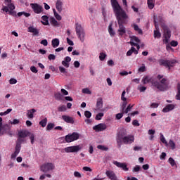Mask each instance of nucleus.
Here are the masks:
<instances>
[{
	"mask_svg": "<svg viewBox=\"0 0 180 180\" xmlns=\"http://www.w3.org/2000/svg\"><path fill=\"white\" fill-rule=\"evenodd\" d=\"M30 134V132L27 131H18V137L20 139H25V137H27Z\"/></svg>",
	"mask_w": 180,
	"mask_h": 180,
	"instance_id": "nucleus-21",
	"label": "nucleus"
},
{
	"mask_svg": "<svg viewBox=\"0 0 180 180\" xmlns=\"http://www.w3.org/2000/svg\"><path fill=\"white\" fill-rule=\"evenodd\" d=\"M147 4L149 9H154V3L153 2V0H148Z\"/></svg>",
	"mask_w": 180,
	"mask_h": 180,
	"instance_id": "nucleus-41",
	"label": "nucleus"
},
{
	"mask_svg": "<svg viewBox=\"0 0 180 180\" xmlns=\"http://www.w3.org/2000/svg\"><path fill=\"white\" fill-rule=\"evenodd\" d=\"M123 115H124V112H123L116 114L115 119L117 120H120V119H122V117H123Z\"/></svg>",
	"mask_w": 180,
	"mask_h": 180,
	"instance_id": "nucleus-48",
	"label": "nucleus"
},
{
	"mask_svg": "<svg viewBox=\"0 0 180 180\" xmlns=\"http://www.w3.org/2000/svg\"><path fill=\"white\" fill-rule=\"evenodd\" d=\"M141 167L139 166V165H136L134 169H133V172H139V171H140Z\"/></svg>",
	"mask_w": 180,
	"mask_h": 180,
	"instance_id": "nucleus-57",
	"label": "nucleus"
},
{
	"mask_svg": "<svg viewBox=\"0 0 180 180\" xmlns=\"http://www.w3.org/2000/svg\"><path fill=\"white\" fill-rule=\"evenodd\" d=\"M162 29L163 30V43L166 44V46H169V40L171 39V30L168 26L165 25V24L162 25Z\"/></svg>",
	"mask_w": 180,
	"mask_h": 180,
	"instance_id": "nucleus-4",
	"label": "nucleus"
},
{
	"mask_svg": "<svg viewBox=\"0 0 180 180\" xmlns=\"http://www.w3.org/2000/svg\"><path fill=\"white\" fill-rule=\"evenodd\" d=\"M28 32H30V33H33L34 36H37V34H39V30H37L34 27H29Z\"/></svg>",
	"mask_w": 180,
	"mask_h": 180,
	"instance_id": "nucleus-25",
	"label": "nucleus"
},
{
	"mask_svg": "<svg viewBox=\"0 0 180 180\" xmlns=\"http://www.w3.org/2000/svg\"><path fill=\"white\" fill-rule=\"evenodd\" d=\"M52 46H59L60 45V39L55 38L51 41Z\"/></svg>",
	"mask_w": 180,
	"mask_h": 180,
	"instance_id": "nucleus-37",
	"label": "nucleus"
},
{
	"mask_svg": "<svg viewBox=\"0 0 180 180\" xmlns=\"http://www.w3.org/2000/svg\"><path fill=\"white\" fill-rule=\"evenodd\" d=\"M62 119L66 123H70V124H74L75 123L74 117H70L68 115H62Z\"/></svg>",
	"mask_w": 180,
	"mask_h": 180,
	"instance_id": "nucleus-16",
	"label": "nucleus"
},
{
	"mask_svg": "<svg viewBox=\"0 0 180 180\" xmlns=\"http://www.w3.org/2000/svg\"><path fill=\"white\" fill-rule=\"evenodd\" d=\"M105 174L110 180H117V176H116V174L113 171L107 170Z\"/></svg>",
	"mask_w": 180,
	"mask_h": 180,
	"instance_id": "nucleus-15",
	"label": "nucleus"
},
{
	"mask_svg": "<svg viewBox=\"0 0 180 180\" xmlns=\"http://www.w3.org/2000/svg\"><path fill=\"white\" fill-rule=\"evenodd\" d=\"M99 58L101 61H103L105 58H106V53H104L103 52L100 53Z\"/></svg>",
	"mask_w": 180,
	"mask_h": 180,
	"instance_id": "nucleus-52",
	"label": "nucleus"
},
{
	"mask_svg": "<svg viewBox=\"0 0 180 180\" xmlns=\"http://www.w3.org/2000/svg\"><path fill=\"white\" fill-rule=\"evenodd\" d=\"M37 110L34 108L27 110V116L28 119H33L34 117V113H36Z\"/></svg>",
	"mask_w": 180,
	"mask_h": 180,
	"instance_id": "nucleus-22",
	"label": "nucleus"
},
{
	"mask_svg": "<svg viewBox=\"0 0 180 180\" xmlns=\"http://www.w3.org/2000/svg\"><path fill=\"white\" fill-rule=\"evenodd\" d=\"M11 112H12V108H8L6 111L0 112V116H6V115H9Z\"/></svg>",
	"mask_w": 180,
	"mask_h": 180,
	"instance_id": "nucleus-38",
	"label": "nucleus"
},
{
	"mask_svg": "<svg viewBox=\"0 0 180 180\" xmlns=\"http://www.w3.org/2000/svg\"><path fill=\"white\" fill-rule=\"evenodd\" d=\"M4 4L6 6H3L1 11L3 12H6V13H8L10 11H15V5L12 4V0H4Z\"/></svg>",
	"mask_w": 180,
	"mask_h": 180,
	"instance_id": "nucleus-7",
	"label": "nucleus"
},
{
	"mask_svg": "<svg viewBox=\"0 0 180 180\" xmlns=\"http://www.w3.org/2000/svg\"><path fill=\"white\" fill-rule=\"evenodd\" d=\"M54 123H49L46 126V130L50 131L52 129H54Z\"/></svg>",
	"mask_w": 180,
	"mask_h": 180,
	"instance_id": "nucleus-50",
	"label": "nucleus"
},
{
	"mask_svg": "<svg viewBox=\"0 0 180 180\" xmlns=\"http://www.w3.org/2000/svg\"><path fill=\"white\" fill-rule=\"evenodd\" d=\"M116 142L118 148H121L122 144H133V143H134V136L127 135V133H126V131H120L117 134Z\"/></svg>",
	"mask_w": 180,
	"mask_h": 180,
	"instance_id": "nucleus-2",
	"label": "nucleus"
},
{
	"mask_svg": "<svg viewBox=\"0 0 180 180\" xmlns=\"http://www.w3.org/2000/svg\"><path fill=\"white\" fill-rule=\"evenodd\" d=\"M48 59L51 61V60H56V56L54 54H49L48 56Z\"/></svg>",
	"mask_w": 180,
	"mask_h": 180,
	"instance_id": "nucleus-60",
	"label": "nucleus"
},
{
	"mask_svg": "<svg viewBox=\"0 0 180 180\" xmlns=\"http://www.w3.org/2000/svg\"><path fill=\"white\" fill-rule=\"evenodd\" d=\"M30 70L32 72H34V74H37V72H39V70H37V68H36L34 66H31Z\"/></svg>",
	"mask_w": 180,
	"mask_h": 180,
	"instance_id": "nucleus-56",
	"label": "nucleus"
},
{
	"mask_svg": "<svg viewBox=\"0 0 180 180\" xmlns=\"http://www.w3.org/2000/svg\"><path fill=\"white\" fill-rule=\"evenodd\" d=\"M75 30H76V34L78 37V39L82 41L85 40V30L84 27L81 25V24L76 23L75 24Z\"/></svg>",
	"mask_w": 180,
	"mask_h": 180,
	"instance_id": "nucleus-6",
	"label": "nucleus"
},
{
	"mask_svg": "<svg viewBox=\"0 0 180 180\" xmlns=\"http://www.w3.org/2000/svg\"><path fill=\"white\" fill-rule=\"evenodd\" d=\"M97 148H98V150H101L102 151H108V150H109V148H108V147L104 146H103V145H98V146H97Z\"/></svg>",
	"mask_w": 180,
	"mask_h": 180,
	"instance_id": "nucleus-44",
	"label": "nucleus"
},
{
	"mask_svg": "<svg viewBox=\"0 0 180 180\" xmlns=\"http://www.w3.org/2000/svg\"><path fill=\"white\" fill-rule=\"evenodd\" d=\"M133 53H134V54H138L139 51H137V50H136V48L131 47V49L127 51V56L129 57V56H131V54H133Z\"/></svg>",
	"mask_w": 180,
	"mask_h": 180,
	"instance_id": "nucleus-29",
	"label": "nucleus"
},
{
	"mask_svg": "<svg viewBox=\"0 0 180 180\" xmlns=\"http://www.w3.org/2000/svg\"><path fill=\"white\" fill-rule=\"evenodd\" d=\"M160 141H162L163 143V144L168 146V142L165 139V137H164V134H162V133H160Z\"/></svg>",
	"mask_w": 180,
	"mask_h": 180,
	"instance_id": "nucleus-33",
	"label": "nucleus"
},
{
	"mask_svg": "<svg viewBox=\"0 0 180 180\" xmlns=\"http://www.w3.org/2000/svg\"><path fill=\"white\" fill-rule=\"evenodd\" d=\"M138 89L140 92H146L147 87L140 85L138 86Z\"/></svg>",
	"mask_w": 180,
	"mask_h": 180,
	"instance_id": "nucleus-51",
	"label": "nucleus"
},
{
	"mask_svg": "<svg viewBox=\"0 0 180 180\" xmlns=\"http://www.w3.org/2000/svg\"><path fill=\"white\" fill-rule=\"evenodd\" d=\"M23 141H25V140L18 136V139H17L15 147L17 148H20V149L22 148V143H23Z\"/></svg>",
	"mask_w": 180,
	"mask_h": 180,
	"instance_id": "nucleus-27",
	"label": "nucleus"
},
{
	"mask_svg": "<svg viewBox=\"0 0 180 180\" xmlns=\"http://www.w3.org/2000/svg\"><path fill=\"white\" fill-rule=\"evenodd\" d=\"M30 6L32 9L33 10V12L34 13H37V15L43 12V6H40L39 4H30Z\"/></svg>",
	"mask_w": 180,
	"mask_h": 180,
	"instance_id": "nucleus-11",
	"label": "nucleus"
},
{
	"mask_svg": "<svg viewBox=\"0 0 180 180\" xmlns=\"http://www.w3.org/2000/svg\"><path fill=\"white\" fill-rule=\"evenodd\" d=\"M84 116H85V117H86V119H91V117L92 116V112L86 110L84 112Z\"/></svg>",
	"mask_w": 180,
	"mask_h": 180,
	"instance_id": "nucleus-45",
	"label": "nucleus"
},
{
	"mask_svg": "<svg viewBox=\"0 0 180 180\" xmlns=\"http://www.w3.org/2000/svg\"><path fill=\"white\" fill-rule=\"evenodd\" d=\"M56 8L59 13L63 12V1L61 0H57L56 4Z\"/></svg>",
	"mask_w": 180,
	"mask_h": 180,
	"instance_id": "nucleus-19",
	"label": "nucleus"
},
{
	"mask_svg": "<svg viewBox=\"0 0 180 180\" xmlns=\"http://www.w3.org/2000/svg\"><path fill=\"white\" fill-rule=\"evenodd\" d=\"M169 146L171 147L172 150H175V142L172 140L169 141Z\"/></svg>",
	"mask_w": 180,
	"mask_h": 180,
	"instance_id": "nucleus-49",
	"label": "nucleus"
},
{
	"mask_svg": "<svg viewBox=\"0 0 180 180\" xmlns=\"http://www.w3.org/2000/svg\"><path fill=\"white\" fill-rule=\"evenodd\" d=\"M159 65H162V67H165V68H168V70H171V67H175V64H176V60L172 59H160L158 60Z\"/></svg>",
	"mask_w": 180,
	"mask_h": 180,
	"instance_id": "nucleus-5",
	"label": "nucleus"
},
{
	"mask_svg": "<svg viewBox=\"0 0 180 180\" xmlns=\"http://www.w3.org/2000/svg\"><path fill=\"white\" fill-rule=\"evenodd\" d=\"M138 43H140V39L136 36L131 37V46H139Z\"/></svg>",
	"mask_w": 180,
	"mask_h": 180,
	"instance_id": "nucleus-20",
	"label": "nucleus"
},
{
	"mask_svg": "<svg viewBox=\"0 0 180 180\" xmlns=\"http://www.w3.org/2000/svg\"><path fill=\"white\" fill-rule=\"evenodd\" d=\"M53 15H54L56 19H57V20H61V19H63L61 15H60L58 13H57V11H56V9H53Z\"/></svg>",
	"mask_w": 180,
	"mask_h": 180,
	"instance_id": "nucleus-36",
	"label": "nucleus"
},
{
	"mask_svg": "<svg viewBox=\"0 0 180 180\" xmlns=\"http://www.w3.org/2000/svg\"><path fill=\"white\" fill-rule=\"evenodd\" d=\"M139 72H145L146 71V66L142 65L141 67H140L138 70Z\"/></svg>",
	"mask_w": 180,
	"mask_h": 180,
	"instance_id": "nucleus-59",
	"label": "nucleus"
},
{
	"mask_svg": "<svg viewBox=\"0 0 180 180\" xmlns=\"http://www.w3.org/2000/svg\"><path fill=\"white\" fill-rule=\"evenodd\" d=\"M141 82L143 84V85H146V84H148L150 82L153 85V82H155V81H154L153 77H150V76H145L143 77Z\"/></svg>",
	"mask_w": 180,
	"mask_h": 180,
	"instance_id": "nucleus-17",
	"label": "nucleus"
},
{
	"mask_svg": "<svg viewBox=\"0 0 180 180\" xmlns=\"http://www.w3.org/2000/svg\"><path fill=\"white\" fill-rule=\"evenodd\" d=\"M9 82L11 85H13L14 84H16L18 82V80H16V79L11 78L9 80Z\"/></svg>",
	"mask_w": 180,
	"mask_h": 180,
	"instance_id": "nucleus-61",
	"label": "nucleus"
},
{
	"mask_svg": "<svg viewBox=\"0 0 180 180\" xmlns=\"http://www.w3.org/2000/svg\"><path fill=\"white\" fill-rule=\"evenodd\" d=\"M50 22L52 26H54L55 27H60V23L58 22L57 20H56L54 17H51L50 18Z\"/></svg>",
	"mask_w": 180,
	"mask_h": 180,
	"instance_id": "nucleus-24",
	"label": "nucleus"
},
{
	"mask_svg": "<svg viewBox=\"0 0 180 180\" xmlns=\"http://www.w3.org/2000/svg\"><path fill=\"white\" fill-rule=\"evenodd\" d=\"M114 165H116L118 168H121L123 171H129V167H127V165L126 163H122L120 162L114 161Z\"/></svg>",
	"mask_w": 180,
	"mask_h": 180,
	"instance_id": "nucleus-14",
	"label": "nucleus"
},
{
	"mask_svg": "<svg viewBox=\"0 0 180 180\" xmlns=\"http://www.w3.org/2000/svg\"><path fill=\"white\" fill-rule=\"evenodd\" d=\"M107 129V126L105 124L103 123H100L97 125H95L93 127V129L95 130V131L98 132V131H103V130H106Z\"/></svg>",
	"mask_w": 180,
	"mask_h": 180,
	"instance_id": "nucleus-12",
	"label": "nucleus"
},
{
	"mask_svg": "<svg viewBox=\"0 0 180 180\" xmlns=\"http://www.w3.org/2000/svg\"><path fill=\"white\" fill-rule=\"evenodd\" d=\"M133 106H134V105H131L129 104L127 106V108L124 110L123 113H126V114L129 113V112H130V110H131V108H133Z\"/></svg>",
	"mask_w": 180,
	"mask_h": 180,
	"instance_id": "nucleus-46",
	"label": "nucleus"
},
{
	"mask_svg": "<svg viewBox=\"0 0 180 180\" xmlns=\"http://www.w3.org/2000/svg\"><path fill=\"white\" fill-rule=\"evenodd\" d=\"M133 27H134L135 32H137L139 33V34H143V30H141V29H140V27H139V25H137L136 24H134Z\"/></svg>",
	"mask_w": 180,
	"mask_h": 180,
	"instance_id": "nucleus-30",
	"label": "nucleus"
},
{
	"mask_svg": "<svg viewBox=\"0 0 180 180\" xmlns=\"http://www.w3.org/2000/svg\"><path fill=\"white\" fill-rule=\"evenodd\" d=\"M154 25L156 29V30L154 31V37L157 39H160V37H161V32H160V28H158V24L157 23L155 17L154 18Z\"/></svg>",
	"mask_w": 180,
	"mask_h": 180,
	"instance_id": "nucleus-13",
	"label": "nucleus"
},
{
	"mask_svg": "<svg viewBox=\"0 0 180 180\" xmlns=\"http://www.w3.org/2000/svg\"><path fill=\"white\" fill-rule=\"evenodd\" d=\"M108 32L111 36L115 34V31L113 30V28H112V24H110L108 26Z\"/></svg>",
	"mask_w": 180,
	"mask_h": 180,
	"instance_id": "nucleus-47",
	"label": "nucleus"
},
{
	"mask_svg": "<svg viewBox=\"0 0 180 180\" xmlns=\"http://www.w3.org/2000/svg\"><path fill=\"white\" fill-rule=\"evenodd\" d=\"M126 106H127V100L126 101H123L122 105L121 107V112H122V113L126 110Z\"/></svg>",
	"mask_w": 180,
	"mask_h": 180,
	"instance_id": "nucleus-42",
	"label": "nucleus"
},
{
	"mask_svg": "<svg viewBox=\"0 0 180 180\" xmlns=\"http://www.w3.org/2000/svg\"><path fill=\"white\" fill-rule=\"evenodd\" d=\"M157 79L160 81L153 82V86L157 88L161 92H165L169 89V81L167 78H164V75H158Z\"/></svg>",
	"mask_w": 180,
	"mask_h": 180,
	"instance_id": "nucleus-3",
	"label": "nucleus"
},
{
	"mask_svg": "<svg viewBox=\"0 0 180 180\" xmlns=\"http://www.w3.org/2000/svg\"><path fill=\"white\" fill-rule=\"evenodd\" d=\"M170 46H178V41H172L170 42Z\"/></svg>",
	"mask_w": 180,
	"mask_h": 180,
	"instance_id": "nucleus-64",
	"label": "nucleus"
},
{
	"mask_svg": "<svg viewBox=\"0 0 180 180\" xmlns=\"http://www.w3.org/2000/svg\"><path fill=\"white\" fill-rule=\"evenodd\" d=\"M54 96H55V99H56V101H61V99L63 98V96L61 95V93H60V92L55 93Z\"/></svg>",
	"mask_w": 180,
	"mask_h": 180,
	"instance_id": "nucleus-35",
	"label": "nucleus"
},
{
	"mask_svg": "<svg viewBox=\"0 0 180 180\" xmlns=\"http://www.w3.org/2000/svg\"><path fill=\"white\" fill-rule=\"evenodd\" d=\"M126 95V91H123L121 95V100L122 101H127V99L126 98V97H124V96Z\"/></svg>",
	"mask_w": 180,
	"mask_h": 180,
	"instance_id": "nucleus-58",
	"label": "nucleus"
},
{
	"mask_svg": "<svg viewBox=\"0 0 180 180\" xmlns=\"http://www.w3.org/2000/svg\"><path fill=\"white\" fill-rule=\"evenodd\" d=\"M169 162L170 165H172V167L175 166V160H174V158H169Z\"/></svg>",
	"mask_w": 180,
	"mask_h": 180,
	"instance_id": "nucleus-55",
	"label": "nucleus"
},
{
	"mask_svg": "<svg viewBox=\"0 0 180 180\" xmlns=\"http://www.w3.org/2000/svg\"><path fill=\"white\" fill-rule=\"evenodd\" d=\"M59 71H60L62 74H67V70H65V68L63 66H59Z\"/></svg>",
	"mask_w": 180,
	"mask_h": 180,
	"instance_id": "nucleus-54",
	"label": "nucleus"
},
{
	"mask_svg": "<svg viewBox=\"0 0 180 180\" xmlns=\"http://www.w3.org/2000/svg\"><path fill=\"white\" fill-rule=\"evenodd\" d=\"M96 108L98 110H101V108H103V100L101 97L97 99Z\"/></svg>",
	"mask_w": 180,
	"mask_h": 180,
	"instance_id": "nucleus-23",
	"label": "nucleus"
},
{
	"mask_svg": "<svg viewBox=\"0 0 180 180\" xmlns=\"http://www.w3.org/2000/svg\"><path fill=\"white\" fill-rule=\"evenodd\" d=\"M165 157H167V153H162V154L160 156V160H165Z\"/></svg>",
	"mask_w": 180,
	"mask_h": 180,
	"instance_id": "nucleus-62",
	"label": "nucleus"
},
{
	"mask_svg": "<svg viewBox=\"0 0 180 180\" xmlns=\"http://www.w3.org/2000/svg\"><path fill=\"white\" fill-rule=\"evenodd\" d=\"M82 93L83 94H86L87 95H91L92 94V92H91L89 91V89H88V88L83 89H82Z\"/></svg>",
	"mask_w": 180,
	"mask_h": 180,
	"instance_id": "nucleus-53",
	"label": "nucleus"
},
{
	"mask_svg": "<svg viewBox=\"0 0 180 180\" xmlns=\"http://www.w3.org/2000/svg\"><path fill=\"white\" fill-rule=\"evenodd\" d=\"M39 124H40V126H41V127H46V126H47V118L46 117V118L41 120L39 122Z\"/></svg>",
	"mask_w": 180,
	"mask_h": 180,
	"instance_id": "nucleus-32",
	"label": "nucleus"
},
{
	"mask_svg": "<svg viewBox=\"0 0 180 180\" xmlns=\"http://www.w3.org/2000/svg\"><path fill=\"white\" fill-rule=\"evenodd\" d=\"M67 110V106L62 105L58 107V112H65Z\"/></svg>",
	"mask_w": 180,
	"mask_h": 180,
	"instance_id": "nucleus-34",
	"label": "nucleus"
},
{
	"mask_svg": "<svg viewBox=\"0 0 180 180\" xmlns=\"http://www.w3.org/2000/svg\"><path fill=\"white\" fill-rule=\"evenodd\" d=\"M28 136H30V140H31V144H34V134H32L30 132V134H28Z\"/></svg>",
	"mask_w": 180,
	"mask_h": 180,
	"instance_id": "nucleus-40",
	"label": "nucleus"
},
{
	"mask_svg": "<svg viewBox=\"0 0 180 180\" xmlns=\"http://www.w3.org/2000/svg\"><path fill=\"white\" fill-rule=\"evenodd\" d=\"M41 44L43 46H47L49 44V42L46 41V39H43L41 41Z\"/></svg>",
	"mask_w": 180,
	"mask_h": 180,
	"instance_id": "nucleus-63",
	"label": "nucleus"
},
{
	"mask_svg": "<svg viewBox=\"0 0 180 180\" xmlns=\"http://www.w3.org/2000/svg\"><path fill=\"white\" fill-rule=\"evenodd\" d=\"M174 109H175V105L168 104L162 109V112L167 113V112H171V110H174Z\"/></svg>",
	"mask_w": 180,
	"mask_h": 180,
	"instance_id": "nucleus-18",
	"label": "nucleus"
},
{
	"mask_svg": "<svg viewBox=\"0 0 180 180\" xmlns=\"http://www.w3.org/2000/svg\"><path fill=\"white\" fill-rule=\"evenodd\" d=\"M82 148L81 146H68L64 148V151L65 153H78V151L81 150Z\"/></svg>",
	"mask_w": 180,
	"mask_h": 180,
	"instance_id": "nucleus-10",
	"label": "nucleus"
},
{
	"mask_svg": "<svg viewBox=\"0 0 180 180\" xmlns=\"http://www.w3.org/2000/svg\"><path fill=\"white\" fill-rule=\"evenodd\" d=\"M79 139V134L77 132H73L72 134H68L65 136V141L66 143H72Z\"/></svg>",
	"mask_w": 180,
	"mask_h": 180,
	"instance_id": "nucleus-8",
	"label": "nucleus"
},
{
	"mask_svg": "<svg viewBox=\"0 0 180 180\" xmlns=\"http://www.w3.org/2000/svg\"><path fill=\"white\" fill-rule=\"evenodd\" d=\"M103 116H104L103 112H99V113H98V114L96 115L95 119H96V120H102V117H103Z\"/></svg>",
	"mask_w": 180,
	"mask_h": 180,
	"instance_id": "nucleus-43",
	"label": "nucleus"
},
{
	"mask_svg": "<svg viewBox=\"0 0 180 180\" xmlns=\"http://www.w3.org/2000/svg\"><path fill=\"white\" fill-rule=\"evenodd\" d=\"M155 18V20L157 22L158 26V23H162L164 22V19L162 18V15H158V17L154 15L153 18Z\"/></svg>",
	"mask_w": 180,
	"mask_h": 180,
	"instance_id": "nucleus-31",
	"label": "nucleus"
},
{
	"mask_svg": "<svg viewBox=\"0 0 180 180\" xmlns=\"http://www.w3.org/2000/svg\"><path fill=\"white\" fill-rule=\"evenodd\" d=\"M22 15L25 16V18H29V16H30V13H26L25 11L18 13V16L19 17L22 16Z\"/></svg>",
	"mask_w": 180,
	"mask_h": 180,
	"instance_id": "nucleus-39",
	"label": "nucleus"
},
{
	"mask_svg": "<svg viewBox=\"0 0 180 180\" xmlns=\"http://www.w3.org/2000/svg\"><path fill=\"white\" fill-rule=\"evenodd\" d=\"M41 19L43 21H41L42 25H44V26H49V16L47 15H43L41 17Z\"/></svg>",
	"mask_w": 180,
	"mask_h": 180,
	"instance_id": "nucleus-28",
	"label": "nucleus"
},
{
	"mask_svg": "<svg viewBox=\"0 0 180 180\" xmlns=\"http://www.w3.org/2000/svg\"><path fill=\"white\" fill-rule=\"evenodd\" d=\"M20 153V148L15 147V151L13 154H11V160L15 159L16 157H18V154Z\"/></svg>",
	"mask_w": 180,
	"mask_h": 180,
	"instance_id": "nucleus-26",
	"label": "nucleus"
},
{
	"mask_svg": "<svg viewBox=\"0 0 180 180\" xmlns=\"http://www.w3.org/2000/svg\"><path fill=\"white\" fill-rule=\"evenodd\" d=\"M110 2L119 26L117 33L119 36H124L126 34V27L123 25H127L129 22V15L122 8L117 0H110Z\"/></svg>",
	"mask_w": 180,
	"mask_h": 180,
	"instance_id": "nucleus-1",
	"label": "nucleus"
},
{
	"mask_svg": "<svg viewBox=\"0 0 180 180\" xmlns=\"http://www.w3.org/2000/svg\"><path fill=\"white\" fill-rule=\"evenodd\" d=\"M40 168L42 172H49V171H53L56 168V166L53 163L47 162L42 165Z\"/></svg>",
	"mask_w": 180,
	"mask_h": 180,
	"instance_id": "nucleus-9",
	"label": "nucleus"
}]
</instances>
